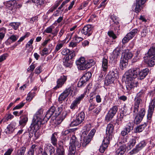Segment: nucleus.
Listing matches in <instances>:
<instances>
[{
    "label": "nucleus",
    "mask_w": 155,
    "mask_h": 155,
    "mask_svg": "<svg viewBox=\"0 0 155 155\" xmlns=\"http://www.w3.org/2000/svg\"><path fill=\"white\" fill-rule=\"evenodd\" d=\"M58 111H57L56 110L55 107L52 106L47 112V113L43 119V120L47 122L52 115L54 116V119L55 118L56 116L60 115V117L61 116V121L63 120L67 114L66 112L64 110V109L62 107H58ZM52 118H53V117Z\"/></svg>",
    "instance_id": "obj_1"
},
{
    "label": "nucleus",
    "mask_w": 155,
    "mask_h": 155,
    "mask_svg": "<svg viewBox=\"0 0 155 155\" xmlns=\"http://www.w3.org/2000/svg\"><path fill=\"white\" fill-rule=\"evenodd\" d=\"M81 146V143L77 141L76 137L73 136L70 140L68 155H74L76 150H79Z\"/></svg>",
    "instance_id": "obj_2"
},
{
    "label": "nucleus",
    "mask_w": 155,
    "mask_h": 155,
    "mask_svg": "<svg viewBox=\"0 0 155 155\" xmlns=\"http://www.w3.org/2000/svg\"><path fill=\"white\" fill-rule=\"evenodd\" d=\"M117 76L118 74L116 70L110 71L106 77L105 84L107 85H108L113 83Z\"/></svg>",
    "instance_id": "obj_3"
},
{
    "label": "nucleus",
    "mask_w": 155,
    "mask_h": 155,
    "mask_svg": "<svg viewBox=\"0 0 155 155\" xmlns=\"http://www.w3.org/2000/svg\"><path fill=\"white\" fill-rule=\"evenodd\" d=\"M124 77V79L125 80L126 87L127 90L129 91L133 87H137L138 82H135L134 79L132 78H130L125 75Z\"/></svg>",
    "instance_id": "obj_4"
},
{
    "label": "nucleus",
    "mask_w": 155,
    "mask_h": 155,
    "mask_svg": "<svg viewBox=\"0 0 155 155\" xmlns=\"http://www.w3.org/2000/svg\"><path fill=\"white\" fill-rule=\"evenodd\" d=\"M96 130L94 129L92 130L87 136L84 137L83 135L81 136L82 146L83 147H85L86 145L91 141V139L94 135Z\"/></svg>",
    "instance_id": "obj_5"
},
{
    "label": "nucleus",
    "mask_w": 155,
    "mask_h": 155,
    "mask_svg": "<svg viewBox=\"0 0 155 155\" xmlns=\"http://www.w3.org/2000/svg\"><path fill=\"white\" fill-rule=\"evenodd\" d=\"M139 72L140 69L138 68H134L128 70L124 75L128 76L130 78H132L134 79L136 78L138 75H139Z\"/></svg>",
    "instance_id": "obj_6"
},
{
    "label": "nucleus",
    "mask_w": 155,
    "mask_h": 155,
    "mask_svg": "<svg viewBox=\"0 0 155 155\" xmlns=\"http://www.w3.org/2000/svg\"><path fill=\"white\" fill-rule=\"evenodd\" d=\"M85 117V114L83 112H81L79 114L75 120H74L71 123L70 126L73 127L76 126L80 124L84 120Z\"/></svg>",
    "instance_id": "obj_7"
},
{
    "label": "nucleus",
    "mask_w": 155,
    "mask_h": 155,
    "mask_svg": "<svg viewBox=\"0 0 155 155\" xmlns=\"http://www.w3.org/2000/svg\"><path fill=\"white\" fill-rule=\"evenodd\" d=\"M76 63L78 66V69L80 70H84L88 69L86 61L84 57L81 58L79 60L76 61Z\"/></svg>",
    "instance_id": "obj_8"
},
{
    "label": "nucleus",
    "mask_w": 155,
    "mask_h": 155,
    "mask_svg": "<svg viewBox=\"0 0 155 155\" xmlns=\"http://www.w3.org/2000/svg\"><path fill=\"white\" fill-rule=\"evenodd\" d=\"M118 110L117 106H114L111 108L107 114L105 118L107 121H109L112 119L116 114Z\"/></svg>",
    "instance_id": "obj_9"
},
{
    "label": "nucleus",
    "mask_w": 155,
    "mask_h": 155,
    "mask_svg": "<svg viewBox=\"0 0 155 155\" xmlns=\"http://www.w3.org/2000/svg\"><path fill=\"white\" fill-rule=\"evenodd\" d=\"M145 113V110L144 108L141 109L136 116L134 122L136 124H139L142 120Z\"/></svg>",
    "instance_id": "obj_10"
},
{
    "label": "nucleus",
    "mask_w": 155,
    "mask_h": 155,
    "mask_svg": "<svg viewBox=\"0 0 155 155\" xmlns=\"http://www.w3.org/2000/svg\"><path fill=\"white\" fill-rule=\"evenodd\" d=\"M155 107V99L154 98L151 101L149 107L148 113L147 115V118L149 120H150L151 118L154 110Z\"/></svg>",
    "instance_id": "obj_11"
},
{
    "label": "nucleus",
    "mask_w": 155,
    "mask_h": 155,
    "mask_svg": "<svg viewBox=\"0 0 155 155\" xmlns=\"http://www.w3.org/2000/svg\"><path fill=\"white\" fill-rule=\"evenodd\" d=\"M93 27L90 25H87L85 26L82 29L81 33L85 35H87L89 36L91 35L93 31Z\"/></svg>",
    "instance_id": "obj_12"
},
{
    "label": "nucleus",
    "mask_w": 155,
    "mask_h": 155,
    "mask_svg": "<svg viewBox=\"0 0 155 155\" xmlns=\"http://www.w3.org/2000/svg\"><path fill=\"white\" fill-rule=\"evenodd\" d=\"M114 130V126L112 124H108L106 129V134L107 135L106 137L108 138L110 140L112 137Z\"/></svg>",
    "instance_id": "obj_13"
},
{
    "label": "nucleus",
    "mask_w": 155,
    "mask_h": 155,
    "mask_svg": "<svg viewBox=\"0 0 155 155\" xmlns=\"http://www.w3.org/2000/svg\"><path fill=\"white\" fill-rule=\"evenodd\" d=\"M134 128L133 124L129 123L127 124L126 126L124 129L121 133V135L123 136H124L129 133L131 130H132Z\"/></svg>",
    "instance_id": "obj_14"
},
{
    "label": "nucleus",
    "mask_w": 155,
    "mask_h": 155,
    "mask_svg": "<svg viewBox=\"0 0 155 155\" xmlns=\"http://www.w3.org/2000/svg\"><path fill=\"white\" fill-rule=\"evenodd\" d=\"M84 97V94H81L78 97H76L75 99L73 102L70 106L71 109L74 110L77 107L78 104H80V101Z\"/></svg>",
    "instance_id": "obj_15"
},
{
    "label": "nucleus",
    "mask_w": 155,
    "mask_h": 155,
    "mask_svg": "<svg viewBox=\"0 0 155 155\" xmlns=\"http://www.w3.org/2000/svg\"><path fill=\"white\" fill-rule=\"evenodd\" d=\"M110 140L107 137L104 138L103 140L102 145L100 147L99 150L101 153H103L105 151V149L108 146V144L109 143Z\"/></svg>",
    "instance_id": "obj_16"
},
{
    "label": "nucleus",
    "mask_w": 155,
    "mask_h": 155,
    "mask_svg": "<svg viewBox=\"0 0 155 155\" xmlns=\"http://www.w3.org/2000/svg\"><path fill=\"white\" fill-rule=\"evenodd\" d=\"M67 79V77L65 76H61L60 78L57 81V86L54 87V89L56 90L58 88L61 87L66 81Z\"/></svg>",
    "instance_id": "obj_17"
},
{
    "label": "nucleus",
    "mask_w": 155,
    "mask_h": 155,
    "mask_svg": "<svg viewBox=\"0 0 155 155\" xmlns=\"http://www.w3.org/2000/svg\"><path fill=\"white\" fill-rule=\"evenodd\" d=\"M44 151L49 152L50 155L54 153L55 152V149L54 147L50 143H47L45 144L44 145Z\"/></svg>",
    "instance_id": "obj_18"
},
{
    "label": "nucleus",
    "mask_w": 155,
    "mask_h": 155,
    "mask_svg": "<svg viewBox=\"0 0 155 155\" xmlns=\"http://www.w3.org/2000/svg\"><path fill=\"white\" fill-rule=\"evenodd\" d=\"M61 54L64 55H68L70 59H72L75 56V53L74 51H70L69 49L64 48L61 52Z\"/></svg>",
    "instance_id": "obj_19"
},
{
    "label": "nucleus",
    "mask_w": 155,
    "mask_h": 155,
    "mask_svg": "<svg viewBox=\"0 0 155 155\" xmlns=\"http://www.w3.org/2000/svg\"><path fill=\"white\" fill-rule=\"evenodd\" d=\"M134 101L133 112L134 113H137L138 111L139 105L141 102L142 100L140 98L135 97Z\"/></svg>",
    "instance_id": "obj_20"
},
{
    "label": "nucleus",
    "mask_w": 155,
    "mask_h": 155,
    "mask_svg": "<svg viewBox=\"0 0 155 155\" xmlns=\"http://www.w3.org/2000/svg\"><path fill=\"white\" fill-rule=\"evenodd\" d=\"M147 143V141L145 140H143L141 141L140 143L137 145L136 147L137 149H134L132 151L133 153H136L139 150L141 149L143 147H145Z\"/></svg>",
    "instance_id": "obj_21"
},
{
    "label": "nucleus",
    "mask_w": 155,
    "mask_h": 155,
    "mask_svg": "<svg viewBox=\"0 0 155 155\" xmlns=\"http://www.w3.org/2000/svg\"><path fill=\"white\" fill-rule=\"evenodd\" d=\"M15 123H11L8 125L6 128L5 129L6 133V134H10L12 133L15 128Z\"/></svg>",
    "instance_id": "obj_22"
},
{
    "label": "nucleus",
    "mask_w": 155,
    "mask_h": 155,
    "mask_svg": "<svg viewBox=\"0 0 155 155\" xmlns=\"http://www.w3.org/2000/svg\"><path fill=\"white\" fill-rule=\"evenodd\" d=\"M70 57L69 56H65L63 59V64L66 67H71L72 63L71 61Z\"/></svg>",
    "instance_id": "obj_23"
},
{
    "label": "nucleus",
    "mask_w": 155,
    "mask_h": 155,
    "mask_svg": "<svg viewBox=\"0 0 155 155\" xmlns=\"http://www.w3.org/2000/svg\"><path fill=\"white\" fill-rule=\"evenodd\" d=\"M126 146L122 144L116 151V155H123L126 151Z\"/></svg>",
    "instance_id": "obj_24"
},
{
    "label": "nucleus",
    "mask_w": 155,
    "mask_h": 155,
    "mask_svg": "<svg viewBox=\"0 0 155 155\" xmlns=\"http://www.w3.org/2000/svg\"><path fill=\"white\" fill-rule=\"evenodd\" d=\"M149 72V69L148 68H146L141 70L139 72V76L140 79H144L147 75Z\"/></svg>",
    "instance_id": "obj_25"
},
{
    "label": "nucleus",
    "mask_w": 155,
    "mask_h": 155,
    "mask_svg": "<svg viewBox=\"0 0 155 155\" xmlns=\"http://www.w3.org/2000/svg\"><path fill=\"white\" fill-rule=\"evenodd\" d=\"M132 56L133 54L129 50L127 49L125 51L123 59L128 61V60L131 59Z\"/></svg>",
    "instance_id": "obj_26"
},
{
    "label": "nucleus",
    "mask_w": 155,
    "mask_h": 155,
    "mask_svg": "<svg viewBox=\"0 0 155 155\" xmlns=\"http://www.w3.org/2000/svg\"><path fill=\"white\" fill-rule=\"evenodd\" d=\"M57 133L55 132L53 134L51 137V143L54 146H56L57 144Z\"/></svg>",
    "instance_id": "obj_27"
},
{
    "label": "nucleus",
    "mask_w": 155,
    "mask_h": 155,
    "mask_svg": "<svg viewBox=\"0 0 155 155\" xmlns=\"http://www.w3.org/2000/svg\"><path fill=\"white\" fill-rule=\"evenodd\" d=\"M120 51L119 48H116L114 50L112 53V58L114 59H116L120 57Z\"/></svg>",
    "instance_id": "obj_28"
},
{
    "label": "nucleus",
    "mask_w": 155,
    "mask_h": 155,
    "mask_svg": "<svg viewBox=\"0 0 155 155\" xmlns=\"http://www.w3.org/2000/svg\"><path fill=\"white\" fill-rule=\"evenodd\" d=\"M146 56L147 58L155 56V47H153L149 49Z\"/></svg>",
    "instance_id": "obj_29"
},
{
    "label": "nucleus",
    "mask_w": 155,
    "mask_h": 155,
    "mask_svg": "<svg viewBox=\"0 0 155 155\" xmlns=\"http://www.w3.org/2000/svg\"><path fill=\"white\" fill-rule=\"evenodd\" d=\"M137 138V137H134L130 139L128 143V148L130 149L132 148L135 144L136 141V139Z\"/></svg>",
    "instance_id": "obj_30"
},
{
    "label": "nucleus",
    "mask_w": 155,
    "mask_h": 155,
    "mask_svg": "<svg viewBox=\"0 0 155 155\" xmlns=\"http://www.w3.org/2000/svg\"><path fill=\"white\" fill-rule=\"evenodd\" d=\"M102 67L103 71H106L108 67V60L107 59L105 58L103 59Z\"/></svg>",
    "instance_id": "obj_31"
},
{
    "label": "nucleus",
    "mask_w": 155,
    "mask_h": 155,
    "mask_svg": "<svg viewBox=\"0 0 155 155\" xmlns=\"http://www.w3.org/2000/svg\"><path fill=\"white\" fill-rule=\"evenodd\" d=\"M147 64L149 66L151 67L155 64V56L147 58Z\"/></svg>",
    "instance_id": "obj_32"
},
{
    "label": "nucleus",
    "mask_w": 155,
    "mask_h": 155,
    "mask_svg": "<svg viewBox=\"0 0 155 155\" xmlns=\"http://www.w3.org/2000/svg\"><path fill=\"white\" fill-rule=\"evenodd\" d=\"M74 90V87L73 86H71L69 87L64 91V92L66 95L68 97L69 94L71 95L72 94V92Z\"/></svg>",
    "instance_id": "obj_33"
},
{
    "label": "nucleus",
    "mask_w": 155,
    "mask_h": 155,
    "mask_svg": "<svg viewBox=\"0 0 155 155\" xmlns=\"http://www.w3.org/2000/svg\"><path fill=\"white\" fill-rule=\"evenodd\" d=\"M84 73L81 78L87 81L91 78V74L90 72H84Z\"/></svg>",
    "instance_id": "obj_34"
},
{
    "label": "nucleus",
    "mask_w": 155,
    "mask_h": 155,
    "mask_svg": "<svg viewBox=\"0 0 155 155\" xmlns=\"http://www.w3.org/2000/svg\"><path fill=\"white\" fill-rule=\"evenodd\" d=\"M28 117L26 116H23L21 117V119L19 121L20 125L25 126L28 121Z\"/></svg>",
    "instance_id": "obj_35"
},
{
    "label": "nucleus",
    "mask_w": 155,
    "mask_h": 155,
    "mask_svg": "<svg viewBox=\"0 0 155 155\" xmlns=\"http://www.w3.org/2000/svg\"><path fill=\"white\" fill-rule=\"evenodd\" d=\"M127 61L123 59L122 60H121L120 62V68L122 69L123 70L125 68L127 65Z\"/></svg>",
    "instance_id": "obj_36"
},
{
    "label": "nucleus",
    "mask_w": 155,
    "mask_h": 155,
    "mask_svg": "<svg viewBox=\"0 0 155 155\" xmlns=\"http://www.w3.org/2000/svg\"><path fill=\"white\" fill-rule=\"evenodd\" d=\"M146 126L147 125L145 124L139 126L136 129V132L139 133L142 132L146 127Z\"/></svg>",
    "instance_id": "obj_37"
},
{
    "label": "nucleus",
    "mask_w": 155,
    "mask_h": 155,
    "mask_svg": "<svg viewBox=\"0 0 155 155\" xmlns=\"http://www.w3.org/2000/svg\"><path fill=\"white\" fill-rule=\"evenodd\" d=\"M135 7L134 8V11L136 13H139L143 8V6L140 4L136 3Z\"/></svg>",
    "instance_id": "obj_38"
},
{
    "label": "nucleus",
    "mask_w": 155,
    "mask_h": 155,
    "mask_svg": "<svg viewBox=\"0 0 155 155\" xmlns=\"http://www.w3.org/2000/svg\"><path fill=\"white\" fill-rule=\"evenodd\" d=\"M16 3L15 0H11L5 3V5L6 7L7 8L11 7L14 5Z\"/></svg>",
    "instance_id": "obj_39"
},
{
    "label": "nucleus",
    "mask_w": 155,
    "mask_h": 155,
    "mask_svg": "<svg viewBox=\"0 0 155 155\" xmlns=\"http://www.w3.org/2000/svg\"><path fill=\"white\" fill-rule=\"evenodd\" d=\"M36 147L37 146L36 145L33 144L32 145L28 152V155H34V152L36 150Z\"/></svg>",
    "instance_id": "obj_40"
},
{
    "label": "nucleus",
    "mask_w": 155,
    "mask_h": 155,
    "mask_svg": "<svg viewBox=\"0 0 155 155\" xmlns=\"http://www.w3.org/2000/svg\"><path fill=\"white\" fill-rule=\"evenodd\" d=\"M87 82V81L81 78L78 84V87H81L84 86L86 85Z\"/></svg>",
    "instance_id": "obj_41"
},
{
    "label": "nucleus",
    "mask_w": 155,
    "mask_h": 155,
    "mask_svg": "<svg viewBox=\"0 0 155 155\" xmlns=\"http://www.w3.org/2000/svg\"><path fill=\"white\" fill-rule=\"evenodd\" d=\"M145 89L141 90L137 94L135 97L140 98L141 97H143L145 93Z\"/></svg>",
    "instance_id": "obj_42"
},
{
    "label": "nucleus",
    "mask_w": 155,
    "mask_h": 155,
    "mask_svg": "<svg viewBox=\"0 0 155 155\" xmlns=\"http://www.w3.org/2000/svg\"><path fill=\"white\" fill-rule=\"evenodd\" d=\"M67 96L66 95L64 92L62 93L59 97L58 100L61 103H62V101L63 100H64Z\"/></svg>",
    "instance_id": "obj_43"
},
{
    "label": "nucleus",
    "mask_w": 155,
    "mask_h": 155,
    "mask_svg": "<svg viewBox=\"0 0 155 155\" xmlns=\"http://www.w3.org/2000/svg\"><path fill=\"white\" fill-rule=\"evenodd\" d=\"M83 40V38L81 37H78V36L76 35L74 36L73 38L72 41L75 42L76 43H79L81 41Z\"/></svg>",
    "instance_id": "obj_44"
},
{
    "label": "nucleus",
    "mask_w": 155,
    "mask_h": 155,
    "mask_svg": "<svg viewBox=\"0 0 155 155\" xmlns=\"http://www.w3.org/2000/svg\"><path fill=\"white\" fill-rule=\"evenodd\" d=\"M26 148L25 147H21L18 150L17 153L20 155H24Z\"/></svg>",
    "instance_id": "obj_45"
},
{
    "label": "nucleus",
    "mask_w": 155,
    "mask_h": 155,
    "mask_svg": "<svg viewBox=\"0 0 155 155\" xmlns=\"http://www.w3.org/2000/svg\"><path fill=\"white\" fill-rule=\"evenodd\" d=\"M32 2L37 6H41L44 3V0H32Z\"/></svg>",
    "instance_id": "obj_46"
},
{
    "label": "nucleus",
    "mask_w": 155,
    "mask_h": 155,
    "mask_svg": "<svg viewBox=\"0 0 155 155\" xmlns=\"http://www.w3.org/2000/svg\"><path fill=\"white\" fill-rule=\"evenodd\" d=\"M35 92H30L28 94V97L26 100L28 101H31L35 96Z\"/></svg>",
    "instance_id": "obj_47"
},
{
    "label": "nucleus",
    "mask_w": 155,
    "mask_h": 155,
    "mask_svg": "<svg viewBox=\"0 0 155 155\" xmlns=\"http://www.w3.org/2000/svg\"><path fill=\"white\" fill-rule=\"evenodd\" d=\"M50 50V52H51L52 51V49H50V48L48 49L46 48H44L43 50L42 51V52L41 53V55L42 56H44L45 55L47 54L48 53V50Z\"/></svg>",
    "instance_id": "obj_48"
},
{
    "label": "nucleus",
    "mask_w": 155,
    "mask_h": 155,
    "mask_svg": "<svg viewBox=\"0 0 155 155\" xmlns=\"http://www.w3.org/2000/svg\"><path fill=\"white\" fill-rule=\"evenodd\" d=\"M19 25L20 23L18 22H12L9 24V25L15 30H16Z\"/></svg>",
    "instance_id": "obj_49"
},
{
    "label": "nucleus",
    "mask_w": 155,
    "mask_h": 155,
    "mask_svg": "<svg viewBox=\"0 0 155 155\" xmlns=\"http://www.w3.org/2000/svg\"><path fill=\"white\" fill-rule=\"evenodd\" d=\"M54 27L53 25H51L46 29L44 32L47 33H49L52 32V29L54 28Z\"/></svg>",
    "instance_id": "obj_50"
},
{
    "label": "nucleus",
    "mask_w": 155,
    "mask_h": 155,
    "mask_svg": "<svg viewBox=\"0 0 155 155\" xmlns=\"http://www.w3.org/2000/svg\"><path fill=\"white\" fill-rule=\"evenodd\" d=\"M87 65L88 68H89L91 66L94 65L95 62L92 60H90L87 61H86Z\"/></svg>",
    "instance_id": "obj_51"
},
{
    "label": "nucleus",
    "mask_w": 155,
    "mask_h": 155,
    "mask_svg": "<svg viewBox=\"0 0 155 155\" xmlns=\"http://www.w3.org/2000/svg\"><path fill=\"white\" fill-rule=\"evenodd\" d=\"M5 29L2 28L0 30V39H2L5 36Z\"/></svg>",
    "instance_id": "obj_52"
},
{
    "label": "nucleus",
    "mask_w": 155,
    "mask_h": 155,
    "mask_svg": "<svg viewBox=\"0 0 155 155\" xmlns=\"http://www.w3.org/2000/svg\"><path fill=\"white\" fill-rule=\"evenodd\" d=\"M18 36L14 35H12L9 38L8 40L10 39L11 40L12 42H14L16 41L18 38Z\"/></svg>",
    "instance_id": "obj_53"
},
{
    "label": "nucleus",
    "mask_w": 155,
    "mask_h": 155,
    "mask_svg": "<svg viewBox=\"0 0 155 155\" xmlns=\"http://www.w3.org/2000/svg\"><path fill=\"white\" fill-rule=\"evenodd\" d=\"M107 34L110 37L112 38L113 39H115L117 38L116 35L114 34L113 31H109L107 33Z\"/></svg>",
    "instance_id": "obj_54"
},
{
    "label": "nucleus",
    "mask_w": 155,
    "mask_h": 155,
    "mask_svg": "<svg viewBox=\"0 0 155 155\" xmlns=\"http://www.w3.org/2000/svg\"><path fill=\"white\" fill-rule=\"evenodd\" d=\"M62 1V0H59L57 1L56 2L55 5L53 6V8L51 10V12H52L54 10L56 9L59 5L61 3Z\"/></svg>",
    "instance_id": "obj_55"
},
{
    "label": "nucleus",
    "mask_w": 155,
    "mask_h": 155,
    "mask_svg": "<svg viewBox=\"0 0 155 155\" xmlns=\"http://www.w3.org/2000/svg\"><path fill=\"white\" fill-rule=\"evenodd\" d=\"M29 35V33H27L25 35L20 38L19 39L18 41V42L19 43V44H20V43L25 38L28 37Z\"/></svg>",
    "instance_id": "obj_56"
},
{
    "label": "nucleus",
    "mask_w": 155,
    "mask_h": 155,
    "mask_svg": "<svg viewBox=\"0 0 155 155\" xmlns=\"http://www.w3.org/2000/svg\"><path fill=\"white\" fill-rule=\"evenodd\" d=\"M63 44L62 43L58 44L56 46L55 51L57 52L60 50L63 46Z\"/></svg>",
    "instance_id": "obj_57"
},
{
    "label": "nucleus",
    "mask_w": 155,
    "mask_h": 155,
    "mask_svg": "<svg viewBox=\"0 0 155 155\" xmlns=\"http://www.w3.org/2000/svg\"><path fill=\"white\" fill-rule=\"evenodd\" d=\"M31 126H32V129H33L36 130L39 129L38 124L36 122H33L31 124Z\"/></svg>",
    "instance_id": "obj_58"
},
{
    "label": "nucleus",
    "mask_w": 155,
    "mask_h": 155,
    "mask_svg": "<svg viewBox=\"0 0 155 155\" xmlns=\"http://www.w3.org/2000/svg\"><path fill=\"white\" fill-rule=\"evenodd\" d=\"M24 104H25L23 102H21L20 104L16 106L15 107H14L13 108V110H14L16 109H19L22 107L24 106Z\"/></svg>",
    "instance_id": "obj_59"
},
{
    "label": "nucleus",
    "mask_w": 155,
    "mask_h": 155,
    "mask_svg": "<svg viewBox=\"0 0 155 155\" xmlns=\"http://www.w3.org/2000/svg\"><path fill=\"white\" fill-rule=\"evenodd\" d=\"M147 32V28H143L141 32V37H145Z\"/></svg>",
    "instance_id": "obj_60"
},
{
    "label": "nucleus",
    "mask_w": 155,
    "mask_h": 155,
    "mask_svg": "<svg viewBox=\"0 0 155 155\" xmlns=\"http://www.w3.org/2000/svg\"><path fill=\"white\" fill-rule=\"evenodd\" d=\"M13 150V149L11 148L8 149L4 153V155H11Z\"/></svg>",
    "instance_id": "obj_61"
},
{
    "label": "nucleus",
    "mask_w": 155,
    "mask_h": 155,
    "mask_svg": "<svg viewBox=\"0 0 155 155\" xmlns=\"http://www.w3.org/2000/svg\"><path fill=\"white\" fill-rule=\"evenodd\" d=\"M137 32V28H135L132 30L129 33L132 35V36L134 37Z\"/></svg>",
    "instance_id": "obj_62"
},
{
    "label": "nucleus",
    "mask_w": 155,
    "mask_h": 155,
    "mask_svg": "<svg viewBox=\"0 0 155 155\" xmlns=\"http://www.w3.org/2000/svg\"><path fill=\"white\" fill-rule=\"evenodd\" d=\"M137 32V28H135L132 30L129 33L132 35V36L134 37Z\"/></svg>",
    "instance_id": "obj_63"
},
{
    "label": "nucleus",
    "mask_w": 155,
    "mask_h": 155,
    "mask_svg": "<svg viewBox=\"0 0 155 155\" xmlns=\"http://www.w3.org/2000/svg\"><path fill=\"white\" fill-rule=\"evenodd\" d=\"M8 56L7 54H4L0 56V62H1L6 59Z\"/></svg>",
    "instance_id": "obj_64"
}]
</instances>
